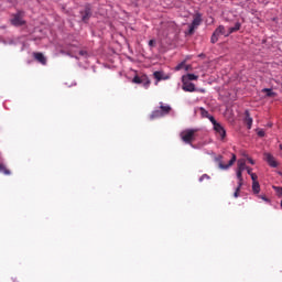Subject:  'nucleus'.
I'll list each match as a JSON object with an SVG mask.
<instances>
[{"instance_id": "13", "label": "nucleus", "mask_w": 282, "mask_h": 282, "mask_svg": "<svg viewBox=\"0 0 282 282\" xmlns=\"http://www.w3.org/2000/svg\"><path fill=\"white\" fill-rule=\"evenodd\" d=\"M0 173H3L4 175H10V170L6 169V165L3 164V156L0 154Z\"/></svg>"}, {"instance_id": "22", "label": "nucleus", "mask_w": 282, "mask_h": 282, "mask_svg": "<svg viewBox=\"0 0 282 282\" xmlns=\"http://www.w3.org/2000/svg\"><path fill=\"white\" fill-rule=\"evenodd\" d=\"M132 83H134L135 85H141L142 78L140 76H134Z\"/></svg>"}, {"instance_id": "9", "label": "nucleus", "mask_w": 282, "mask_h": 282, "mask_svg": "<svg viewBox=\"0 0 282 282\" xmlns=\"http://www.w3.org/2000/svg\"><path fill=\"white\" fill-rule=\"evenodd\" d=\"M153 76H154L155 79H158V82H160V80H169L171 78V75H164V73L161 72V70L154 72Z\"/></svg>"}, {"instance_id": "27", "label": "nucleus", "mask_w": 282, "mask_h": 282, "mask_svg": "<svg viewBox=\"0 0 282 282\" xmlns=\"http://www.w3.org/2000/svg\"><path fill=\"white\" fill-rule=\"evenodd\" d=\"M257 133H258L259 138H264L265 137V131L263 129H258Z\"/></svg>"}, {"instance_id": "23", "label": "nucleus", "mask_w": 282, "mask_h": 282, "mask_svg": "<svg viewBox=\"0 0 282 282\" xmlns=\"http://www.w3.org/2000/svg\"><path fill=\"white\" fill-rule=\"evenodd\" d=\"M263 91H265L267 96H269V97L274 96V91H272V89H270V88H264Z\"/></svg>"}, {"instance_id": "20", "label": "nucleus", "mask_w": 282, "mask_h": 282, "mask_svg": "<svg viewBox=\"0 0 282 282\" xmlns=\"http://www.w3.org/2000/svg\"><path fill=\"white\" fill-rule=\"evenodd\" d=\"M256 197H258V199H262V202H265V204H272L270 198H267L265 195H263V194H258V195H256Z\"/></svg>"}, {"instance_id": "21", "label": "nucleus", "mask_w": 282, "mask_h": 282, "mask_svg": "<svg viewBox=\"0 0 282 282\" xmlns=\"http://www.w3.org/2000/svg\"><path fill=\"white\" fill-rule=\"evenodd\" d=\"M89 17H91V9L86 8L85 15H83V21H87V19H89Z\"/></svg>"}, {"instance_id": "16", "label": "nucleus", "mask_w": 282, "mask_h": 282, "mask_svg": "<svg viewBox=\"0 0 282 282\" xmlns=\"http://www.w3.org/2000/svg\"><path fill=\"white\" fill-rule=\"evenodd\" d=\"M237 164H238L237 171L245 172L246 169L248 167V166H246V160L245 159H239Z\"/></svg>"}, {"instance_id": "17", "label": "nucleus", "mask_w": 282, "mask_h": 282, "mask_svg": "<svg viewBox=\"0 0 282 282\" xmlns=\"http://www.w3.org/2000/svg\"><path fill=\"white\" fill-rule=\"evenodd\" d=\"M160 109H161V111H163L164 116H167V113H170V111H171V106H169V105L164 106V104L160 102Z\"/></svg>"}, {"instance_id": "10", "label": "nucleus", "mask_w": 282, "mask_h": 282, "mask_svg": "<svg viewBox=\"0 0 282 282\" xmlns=\"http://www.w3.org/2000/svg\"><path fill=\"white\" fill-rule=\"evenodd\" d=\"M11 23L12 25L19 28V25H23L25 22L23 21V18H21V15L18 14L11 20Z\"/></svg>"}, {"instance_id": "18", "label": "nucleus", "mask_w": 282, "mask_h": 282, "mask_svg": "<svg viewBox=\"0 0 282 282\" xmlns=\"http://www.w3.org/2000/svg\"><path fill=\"white\" fill-rule=\"evenodd\" d=\"M246 122H247V127L248 129H252V117H250V112L248 110H246Z\"/></svg>"}, {"instance_id": "31", "label": "nucleus", "mask_w": 282, "mask_h": 282, "mask_svg": "<svg viewBox=\"0 0 282 282\" xmlns=\"http://www.w3.org/2000/svg\"><path fill=\"white\" fill-rule=\"evenodd\" d=\"M149 47H155V40L149 41Z\"/></svg>"}, {"instance_id": "26", "label": "nucleus", "mask_w": 282, "mask_h": 282, "mask_svg": "<svg viewBox=\"0 0 282 282\" xmlns=\"http://www.w3.org/2000/svg\"><path fill=\"white\" fill-rule=\"evenodd\" d=\"M185 64H186V62H181L178 65H176L175 66V72H180V69H182Z\"/></svg>"}, {"instance_id": "6", "label": "nucleus", "mask_w": 282, "mask_h": 282, "mask_svg": "<svg viewBox=\"0 0 282 282\" xmlns=\"http://www.w3.org/2000/svg\"><path fill=\"white\" fill-rule=\"evenodd\" d=\"M182 89L183 91H189L193 93L196 90L195 88V84L191 83V82H186V77H182Z\"/></svg>"}, {"instance_id": "3", "label": "nucleus", "mask_w": 282, "mask_h": 282, "mask_svg": "<svg viewBox=\"0 0 282 282\" xmlns=\"http://www.w3.org/2000/svg\"><path fill=\"white\" fill-rule=\"evenodd\" d=\"M216 162H218V166L221 169V171H228V169L237 162V155L231 154V159L229 160L228 164H224L221 162V156L216 158Z\"/></svg>"}, {"instance_id": "25", "label": "nucleus", "mask_w": 282, "mask_h": 282, "mask_svg": "<svg viewBox=\"0 0 282 282\" xmlns=\"http://www.w3.org/2000/svg\"><path fill=\"white\" fill-rule=\"evenodd\" d=\"M273 189L278 193L279 197H282V187L273 186Z\"/></svg>"}, {"instance_id": "28", "label": "nucleus", "mask_w": 282, "mask_h": 282, "mask_svg": "<svg viewBox=\"0 0 282 282\" xmlns=\"http://www.w3.org/2000/svg\"><path fill=\"white\" fill-rule=\"evenodd\" d=\"M204 180H210V176H208L207 174H203V175L199 177V182H204Z\"/></svg>"}, {"instance_id": "34", "label": "nucleus", "mask_w": 282, "mask_h": 282, "mask_svg": "<svg viewBox=\"0 0 282 282\" xmlns=\"http://www.w3.org/2000/svg\"><path fill=\"white\" fill-rule=\"evenodd\" d=\"M188 69H189V66H185V72H188Z\"/></svg>"}, {"instance_id": "19", "label": "nucleus", "mask_w": 282, "mask_h": 282, "mask_svg": "<svg viewBox=\"0 0 282 282\" xmlns=\"http://www.w3.org/2000/svg\"><path fill=\"white\" fill-rule=\"evenodd\" d=\"M241 30V23L237 22L235 26L229 28V34H232L234 32H239Z\"/></svg>"}, {"instance_id": "1", "label": "nucleus", "mask_w": 282, "mask_h": 282, "mask_svg": "<svg viewBox=\"0 0 282 282\" xmlns=\"http://www.w3.org/2000/svg\"><path fill=\"white\" fill-rule=\"evenodd\" d=\"M196 131H198V129H185L180 133L181 140H183L185 144H189L192 149H197V147L193 144V140H195Z\"/></svg>"}, {"instance_id": "29", "label": "nucleus", "mask_w": 282, "mask_h": 282, "mask_svg": "<svg viewBox=\"0 0 282 282\" xmlns=\"http://www.w3.org/2000/svg\"><path fill=\"white\" fill-rule=\"evenodd\" d=\"M250 177H251V180H252V184H254V182H259V181H257L258 180V176H257V174H250Z\"/></svg>"}, {"instance_id": "32", "label": "nucleus", "mask_w": 282, "mask_h": 282, "mask_svg": "<svg viewBox=\"0 0 282 282\" xmlns=\"http://www.w3.org/2000/svg\"><path fill=\"white\" fill-rule=\"evenodd\" d=\"M245 171H247L248 175H252V174H253V173H252V170H251L249 166H247V167L245 169Z\"/></svg>"}, {"instance_id": "30", "label": "nucleus", "mask_w": 282, "mask_h": 282, "mask_svg": "<svg viewBox=\"0 0 282 282\" xmlns=\"http://www.w3.org/2000/svg\"><path fill=\"white\" fill-rule=\"evenodd\" d=\"M245 158H247L248 162L254 165V160L252 158L248 156V154H245Z\"/></svg>"}, {"instance_id": "8", "label": "nucleus", "mask_w": 282, "mask_h": 282, "mask_svg": "<svg viewBox=\"0 0 282 282\" xmlns=\"http://www.w3.org/2000/svg\"><path fill=\"white\" fill-rule=\"evenodd\" d=\"M264 160L272 169H276V166H279V163L276 162L274 156L268 152L264 153Z\"/></svg>"}, {"instance_id": "2", "label": "nucleus", "mask_w": 282, "mask_h": 282, "mask_svg": "<svg viewBox=\"0 0 282 282\" xmlns=\"http://www.w3.org/2000/svg\"><path fill=\"white\" fill-rule=\"evenodd\" d=\"M230 36V31L226 32V28L224 25H219L213 33L210 42L217 43L219 41V36Z\"/></svg>"}, {"instance_id": "11", "label": "nucleus", "mask_w": 282, "mask_h": 282, "mask_svg": "<svg viewBox=\"0 0 282 282\" xmlns=\"http://www.w3.org/2000/svg\"><path fill=\"white\" fill-rule=\"evenodd\" d=\"M34 58L37 59V62L42 65L47 64V59L45 58V55H43V53H34Z\"/></svg>"}, {"instance_id": "33", "label": "nucleus", "mask_w": 282, "mask_h": 282, "mask_svg": "<svg viewBox=\"0 0 282 282\" xmlns=\"http://www.w3.org/2000/svg\"><path fill=\"white\" fill-rule=\"evenodd\" d=\"M79 54H80V56H85V54H87V52L80 51Z\"/></svg>"}, {"instance_id": "15", "label": "nucleus", "mask_w": 282, "mask_h": 282, "mask_svg": "<svg viewBox=\"0 0 282 282\" xmlns=\"http://www.w3.org/2000/svg\"><path fill=\"white\" fill-rule=\"evenodd\" d=\"M182 78H185V80L187 83H191V80H197L199 78V76L193 74V73H188L186 75H183Z\"/></svg>"}, {"instance_id": "5", "label": "nucleus", "mask_w": 282, "mask_h": 282, "mask_svg": "<svg viewBox=\"0 0 282 282\" xmlns=\"http://www.w3.org/2000/svg\"><path fill=\"white\" fill-rule=\"evenodd\" d=\"M199 25H202V14L198 13L193 19L192 24L189 25L188 33L193 34V32H195V29L199 28Z\"/></svg>"}, {"instance_id": "35", "label": "nucleus", "mask_w": 282, "mask_h": 282, "mask_svg": "<svg viewBox=\"0 0 282 282\" xmlns=\"http://www.w3.org/2000/svg\"><path fill=\"white\" fill-rule=\"evenodd\" d=\"M280 149H281V151H282V144H280Z\"/></svg>"}, {"instance_id": "4", "label": "nucleus", "mask_w": 282, "mask_h": 282, "mask_svg": "<svg viewBox=\"0 0 282 282\" xmlns=\"http://www.w3.org/2000/svg\"><path fill=\"white\" fill-rule=\"evenodd\" d=\"M236 177L238 180V186L235 189L234 197H239V192L241 191V186H243V171L236 170Z\"/></svg>"}, {"instance_id": "14", "label": "nucleus", "mask_w": 282, "mask_h": 282, "mask_svg": "<svg viewBox=\"0 0 282 282\" xmlns=\"http://www.w3.org/2000/svg\"><path fill=\"white\" fill-rule=\"evenodd\" d=\"M251 188H252L253 195L256 196L261 193V185L259 184V182L252 183Z\"/></svg>"}, {"instance_id": "24", "label": "nucleus", "mask_w": 282, "mask_h": 282, "mask_svg": "<svg viewBox=\"0 0 282 282\" xmlns=\"http://www.w3.org/2000/svg\"><path fill=\"white\" fill-rule=\"evenodd\" d=\"M208 120H209V122H212L213 127H215L216 124L219 123V122H217V120H215V117H213V116H208Z\"/></svg>"}, {"instance_id": "7", "label": "nucleus", "mask_w": 282, "mask_h": 282, "mask_svg": "<svg viewBox=\"0 0 282 282\" xmlns=\"http://www.w3.org/2000/svg\"><path fill=\"white\" fill-rule=\"evenodd\" d=\"M213 128L215 133L219 135L220 140L226 139V129L224 128V126H221V123H216V126H214Z\"/></svg>"}, {"instance_id": "12", "label": "nucleus", "mask_w": 282, "mask_h": 282, "mask_svg": "<svg viewBox=\"0 0 282 282\" xmlns=\"http://www.w3.org/2000/svg\"><path fill=\"white\" fill-rule=\"evenodd\" d=\"M164 112L162 110H154L151 116L150 120H155V118H164Z\"/></svg>"}]
</instances>
